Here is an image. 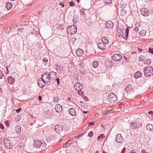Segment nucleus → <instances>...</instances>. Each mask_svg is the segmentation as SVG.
Masks as SVG:
<instances>
[{"label": "nucleus", "mask_w": 153, "mask_h": 153, "mask_svg": "<svg viewBox=\"0 0 153 153\" xmlns=\"http://www.w3.org/2000/svg\"><path fill=\"white\" fill-rule=\"evenodd\" d=\"M56 76V73L53 71L50 72L48 75L47 73L43 74L37 81L39 86H45L51 81V82L52 81L55 80Z\"/></svg>", "instance_id": "f257e3e1"}, {"label": "nucleus", "mask_w": 153, "mask_h": 153, "mask_svg": "<svg viewBox=\"0 0 153 153\" xmlns=\"http://www.w3.org/2000/svg\"><path fill=\"white\" fill-rule=\"evenodd\" d=\"M46 144L45 142L41 141L39 140H36L33 143V147L36 148H39L41 150H45L46 148Z\"/></svg>", "instance_id": "f03ea898"}, {"label": "nucleus", "mask_w": 153, "mask_h": 153, "mask_svg": "<svg viewBox=\"0 0 153 153\" xmlns=\"http://www.w3.org/2000/svg\"><path fill=\"white\" fill-rule=\"evenodd\" d=\"M144 75L146 76L150 77L153 74V68L149 66H147L143 70Z\"/></svg>", "instance_id": "7ed1b4c3"}, {"label": "nucleus", "mask_w": 153, "mask_h": 153, "mask_svg": "<svg viewBox=\"0 0 153 153\" xmlns=\"http://www.w3.org/2000/svg\"><path fill=\"white\" fill-rule=\"evenodd\" d=\"M108 98L109 102L112 103H114L117 101L116 95L113 93H111L109 94L108 96Z\"/></svg>", "instance_id": "20e7f679"}, {"label": "nucleus", "mask_w": 153, "mask_h": 153, "mask_svg": "<svg viewBox=\"0 0 153 153\" xmlns=\"http://www.w3.org/2000/svg\"><path fill=\"white\" fill-rule=\"evenodd\" d=\"M67 29L68 33L71 35L75 34L77 31L76 27L74 25L68 27Z\"/></svg>", "instance_id": "39448f33"}, {"label": "nucleus", "mask_w": 153, "mask_h": 153, "mask_svg": "<svg viewBox=\"0 0 153 153\" xmlns=\"http://www.w3.org/2000/svg\"><path fill=\"white\" fill-rule=\"evenodd\" d=\"M142 126L141 122L140 121H135L130 124L131 128L135 129L137 128L141 127Z\"/></svg>", "instance_id": "423d86ee"}, {"label": "nucleus", "mask_w": 153, "mask_h": 153, "mask_svg": "<svg viewBox=\"0 0 153 153\" xmlns=\"http://www.w3.org/2000/svg\"><path fill=\"white\" fill-rule=\"evenodd\" d=\"M3 143L7 148L10 149L12 148V143L8 138H5L4 140Z\"/></svg>", "instance_id": "0eeeda50"}, {"label": "nucleus", "mask_w": 153, "mask_h": 153, "mask_svg": "<svg viewBox=\"0 0 153 153\" xmlns=\"http://www.w3.org/2000/svg\"><path fill=\"white\" fill-rule=\"evenodd\" d=\"M141 14L144 16L147 17L150 14V12L145 8L142 9L140 11Z\"/></svg>", "instance_id": "6e6552de"}, {"label": "nucleus", "mask_w": 153, "mask_h": 153, "mask_svg": "<svg viewBox=\"0 0 153 153\" xmlns=\"http://www.w3.org/2000/svg\"><path fill=\"white\" fill-rule=\"evenodd\" d=\"M112 58L114 61H118L122 59V57L120 54L116 53L113 55Z\"/></svg>", "instance_id": "1a4fd4ad"}, {"label": "nucleus", "mask_w": 153, "mask_h": 153, "mask_svg": "<svg viewBox=\"0 0 153 153\" xmlns=\"http://www.w3.org/2000/svg\"><path fill=\"white\" fill-rule=\"evenodd\" d=\"M54 130L56 132L60 134L63 131V127L60 125L56 126L54 127Z\"/></svg>", "instance_id": "9d476101"}, {"label": "nucleus", "mask_w": 153, "mask_h": 153, "mask_svg": "<svg viewBox=\"0 0 153 153\" xmlns=\"http://www.w3.org/2000/svg\"><path fill=\"white\" fill-rule=\"evenodd\" d=\"M116 141L118 143H121L123 141V139L120 134L117 135L116 138Z\"/></svg>", "instance_id": "9b49d317"}, {"label": "nucleus", "mask_w": 153, "mask_h": 153, "mask_svg": "<svg viewBox=\"0 0 153 153\" xmlns=\"http://www.w3.org/2000/svg\"><path fill=\"white\" fill-rule=\"evenodd\" d=\"M98 48L101 50L105 49L106 47V45L102 41L100 42L97 44Z\"/></svg>", "instance_id": "f8f14e48"}, {"label": "nucleus", "mask_w": 153, "mask_h": 153, "mask_svg": "<svg viewBox=\"0 0 153 153\" xmlns=\"http://www.w3.org/2000/svg\"><path fill=\"white\" fill-rule=\"evenodd\" d=\"M55 109L56 112L59 113L62 111V106L60 105L57 104L55 105Z\"/></svg>", "instance_id": "ddd939ff"}, {"label": "nucleus", "mask_w": 153, "mask_h": 153, "mask_svg": "<svg viewBox=\"0 0 153 153\" xmlns=\"http://www.w3.org/2000/svg\"><path fill=\"white\" fill-rule=\"evenodd\" d=\"M84 53V51L81 49H78L76 51V53L77 56H82Z\"/></svg>", "instance_id": "4468645a"}, {"label": "nucleus", "mask_w": 153, "mask_h": 153, "mask_svg": "<svg viewBox=\"0 0 153 153\" xmlns=\"http://www.w3.org/2000/svg\"><path fill=\"white\" fill-rule=\"evenodd\" d=\"M69 113L70 115L74 116L76 115V111L74 108H71L69 109Z\"/></svg>", "instance_id": "2eb2a0df"}, {"label": "nucleus", "mask_w": 153, "mask_h": 153, "mask_svg": "<svg viewBox=\"0 0 153 153\" xmlns=\"http://www.w3.org/2000/svg\"><path fill=\"white\" fill-rule=\"evenodd\" d=\"M142 74L140 71H137L134 74V76L135 78L137 79L142 77Z\"/></svg>", "instance_id": "dca6fc26"}, {"label": "nucleus", "mask_w": 153, "mask_h": 153, "mask_svg": "<svg viewBox=\"0 0 153 153\" xmlns=\"http://www.w3.org/2000/svg\"><path fill=\"white\" fill-rule=\"evenodd\" d=\"M113 25V23L111 21H108L105 25V27L109 28L112 27Z\"/></svg>", "instance_id": "f3484780"}, {"label": "nucleus", "mask_w": 153, "mask_h": 153, "mask_svg": "<svg viewBox=\"0 0 153 153\" xmlns=\"http://www.w3.org/2000/svg\"><path fill=\"white\" fill-rule=\"evenodd\" d=\"M117 36H118L119 37L121 38L123 37V32L122 30L117 29Z\"/></svg>", "instance_id": "a211bd4d"}, {"label": "nucleus", "mask_w": 153, "mask_h": 153, "mask_svg": "<svg viewBox=\"0 0 153 153\" xmlns=\"http://www.w3.org/2000/svg\"><path fill=\"white\" fill-rule=\"evenodd\" d=\"M7 80L10 84H12L14 82L15 79L12 76H9L7 78Z\"/></svg>", "instance_id": "6ab92c4d"}, {"label": "nucleus", "mask_w": 153, "mask_h": 153, "mask_svg": "<svg viewBox=\"0 0 153 153\" xmlns=\"http://www.w3.org/2000/svg\"><path fill=\"white\" fill-rule=\"evenodd\" d=\"M5 7L7 10H10L12 8V5L11 3L8 2L5 4Z\"/></svg>", "instance_id": "aec40b11"}, {"label": "nucleus", "mask_w": 153, "mask_h": 153, "mask_svg": "<svg viewBox=\"0 0 153 153\" xmlns=\"http://www.w3.org/2000/svg\"><path fill=\"white\" fill-rule=\"evenodd\" d=\"M105 138V136L103 134H101L99 136L97 137L98 140L101 142L102 141V139H104Z\"/></svg>", "instance_id": "412c9836"}, {"label": "nucleus", "mask_w": 153, "mask_h": 153, "mask_svg": "<svg viewBox=\"0 0 153 153\" xmlns=\"http://www.w3.org/2000/svg\"><path fill=\"white\" fill-rule=\"evenodd\" d=\"M72 142V140H69L65 144L63 145V148H66L69 146L71 144Z\"/></svg>", "instance_id": "4be33fe9"}, {"label": "nucleus", "mask_w": 153, "mask_h": 153, "mask_svg": "<svg viewBox=\"0 0 153 153\" xmlns=\"http://www.w3.org/2000/svg\"><path fill=\"white\" fill-rule=\"evenodd\" d=\"M15 130H16V132L18 134L21 131V127L20 126H17L15 127Z\"/></svg>", "instance_id": "5701e85b"}, {"label": "nucleus", "mask_w": 153, "mask_h": 153, "mask_svg": "<svg viewBox=\"0 0 153 153\" xmlns=\"http://www.w3.org/2000/svg\"><path fill=\"white\" fill-rule=\"evenodd\" d=\"M102 41L104 43L105 45L109 43L108 40L106 39V37L105 36L103 37L102 38Z\"/></svg>", "instance_id": "b1692460"}, {"label": "nucleus", "mask_w": 153, "mask_h": 153, "mask_svg": "<svg viewBox=\"0 0 153 153\" xmlns=\"http://www.w3.org/2000/svg\"><path fill=\"white\" fill-rule=\"evenodd\" d=\"M129 31V29L128 28H126V31H125V32L126 33L125 37H124L123 36L122 37H123V38H124L126 40H127L128 38V36Z\"/></svg>", "instance_id": "393cba45"}, {"label": "nucleus", "mask_w": 153, "mask_h": 153, "mask_svg": "<svg viewBox=\"0 0 153 153\" xmlns=\"http://www.w3.org/2000/svg\"><path fill=\"white\" fill-rule=\"evenodd\" d=\"M146 129L149 131H151L153 129V125L151 124H149L146 126Z\"/></svg>", "instance_id": "a878e982"}, {"label": "nucleus", "mask_w": 153, "mask_h": 153, "mask_svg": "<svg viewBox=\"0 0 153 153\" xmlns=\"http://www.w3.org/2000/svg\"><path fill=\"white\" fill-rule=\"evenodd\" d=\"M140 25L139 22H137L135 25V27L134 28V30L136 32H138L139 31V28Z\"/></svg>", "instance_id": "bb28decb"}, {"label": "nucleus", "mask_w": 153, "mask_h": 153, "mask_svg": "<svg viewBox=\"0 0 153 153\" xmlns=\"http://www.w3.org/2000/svg\"><path fill=\"white\" fill-rule=\"evenodd\" d=\"M125 90L127 93L131 92L132 90L131 88V87H126V88H125Z\"/></svg>", "instance_id": "cd10ccee"}, {"label": "nucleus", "mask_w": 153, "mask_h": 153, "mask_svg": "<svg viewBox=\"0 0 153 153\" xmlns=\"http://www.w3.org/2000/svg\"><path fill=\"white\" fill-rule=\"evenodd\" d=\"M98 62L97 61H94L93 62V67L95 68H97L98 67Z\"/></svg>", "instance_id": "c85d7f7f"}, {"label": "nucleus", "mask_w": 153, "mask_h": 153, "mask_svg": "<svg viewBox=\"0 0 153 153\" xmlns=\"http://www.w3.org/2000/svg\"><path fill=\"white\" fill-rule=\"evenodd\" d=\"M146 33V31L145 30H142L140 32V34L141 36H145Z\"/></svg>", "instance_id": "c756f323"}, {"label": "nucleus", "mask_w": 153, "mask_h": 153, "mask_svg": "<svg viewBox=\"0 0 153 153\" xmlns=\"http://www.w3.org/2000/svg\"><path fill=\"white\" fill-rule=\"evenodd\" d=\"M78 93L79 95L81 96H83L84 95L83 92L81 91H78Z\"/></svg>", "instance_id": "7c9ffc66"}, {"label": "nucleus", "mask_w": 153, "mask_h": 153, "mask_svg": "<svg viewBox=\"0 0 153 153\" xmlns=\"http://www.w3.org/2000/svg\"><path fill=\"white\" fill-rule=\"evenodd\" d=\"M93 132L92 131H90L88 133V136L90 137H92L93 135Z\"/></svg>", "instance_id": "2f4dec72"}, {"label": "nucleus", "mask_w": 153, "mask_h": 153, "mask_svg": "<svg viewBox=\"0 0 153 153\" xmlns=\"http://www.w3.org/2000/svg\"><path fill=\"white\" fill-rule=\"evenodd\" d=\"M145 62L147 64H150V63L151 62V60H150L149 59H147L145 61Z\"/></svg>", "instance_id": "473e14b6"}, {"label": "nucleus", "mask_w": 153, "mask_h": 153, "mask_svg": "<svg viewBox=\"0 0 153 153\" xmlns=\"http://www.w3.org/2000/svg\"><path fill=\"white\" fill-rule=\"evenodd\" d=\"M77 85H78V86H82V85L80 83L78 82H76L75 83L74 86H77Z\"/></svg>", "instance_id": "72a5a7b5"}, {"label": "nucleus", "mask_w": 153, "mask_h": 153, "mask_svg": "<svg viewBox=\"0 0 153 153\" xmlns=\"http://www.w3.org/2000/svg\"><path fill=\"white\" fill-rule=\"evenodd\" d=\"M104 1L106 4H109L111 3V0H104Z\"/></svg>", "instance_id": "f704fd0d"}, {"label": "nucleus", "mask_w": 153, "mask_h": 153, "mask_svg": "<svg viewBox=\"0 0 153 153\" xmlns=\"http://www.w3.org/2000/svg\"><path fill=\"white\" fill-rule=\"evenodd\" d=\"M149 51L150 53L153 54V48H150L149 49Z\"/></svg>", "instance_id": "c9c22d12"}, {"label": "nucleus", "mask_w": 153, "mask_h": 153, "mask_svg": "<svg viewBox=\"0 0 153 153\" xmlns=\"http://www.w3.org/2000/svg\"><path fill=\"white\" fill-rule=\"evenodd\" d=\"M111 111V110H108L107 111L105 112L104 114L105 115H106L107 114H108L110 113Z\"/></svg>", "instance_id": "e433bc0d"}, {"label": "nucleus", "mask_w": 153, "mask_h": 153, "mask_svg": "<svg viewBox=\"0 0 153 153\" xmlns=\"http://www.w3.org/2000/svg\"><path fill=\"white\" fill-rule=\"evenodd\" d=\"M3 76V74L2 71L0 70V79H2Z\"/></svg>", "instance_id": "4c0bfd02"}, {"label": "nucleus", "mask_w": 153, "mask_h": 153, "mask_svg": "<svg viewBox=\"0 0 153 153\" xmlns=\"http://www.w3.org/2000/svg\"><path fill=\"white\" fill-rule=\"evenodd\" d=\"M75 5V3L73 1L70 2H69V5L71 6H73Z\"/></svg>", "instance_id": "58836bf2"}, {"label": "nucleus", "mask_w": 153, "mask_h": 153, "mask_svg": "<svg viewBox=\"0 0 153 153\" xmlns=\"http://www.w3.org/2000/svg\"><path fill=\"white\" fill-rule=\"evenodd\" d=\"M76 18H78V17H76V16H74L73 19V21L74 22V21L76 23V22L77 21V20L76 21Z\"/></svg>", "instance_id": "ea45409f"}, {"label": "nucleus", "mask_w": 153, "mask_h": 153, "mask_svg": "<svg viewBox=\"0 0 153 153\" xmlns=\"http://www.w3.org/2000/svg\"><path fill=\"white\" fill-rule=\"evenodd\" d=\"M59 100V98L58 97H55L54 99H53V101L57 102V101Z\"/></svg>", "instance_id": "a19ab883"}, {"label": "nucleus", "mask_w": 153, "mask_h": 153, "mask_svg": "<svg viewBox=\"0 0 153 153\" xmlns=\"http://www.w3.org/2000/svg\"><path fill=\"white\" fill-rule=\"evenodd\" d=\"M5 124L7 126H9V123L8 121H6L5 122Z\"/></svg>", "instance_id": "79ce46f5"}, {"label": "nucleus", "mask_w": 153, "mask_h": 153, "mask_svg": "<svg viewBox=\"0 0 153 153\" xmlns=\"http://www.w3.org/2000/svg\"><path fill=\"white\" fill-rule=\"evenodd\" d=\"M81 14L82 15H85V12L83 10H81L80 11Z\"/></svg>", "instance_id": "37998d69"}, {"label": "nucleus", "mask_w": 153, "mask_h": 153, "mask_svg": "<svg viewBox=\"0 0 153 153\" xmlns=\"http://www.w3.org/2000/svg\"><path fill=\"white\" fill-rule=\"evenodd\" d=\"M56 81H57V83L58 85H59V78H57L56 79Z\"/></svg>", "instance_id": "c03bdc74"}, {"label": "nucleus", "mask_w": 153, "mask_h": 153, "mask_svg": "<svg viewBox=\"0 0 153 153\" xmlns=\"http://www.w3.org/2000/svg\"><path fill=\"white\" fill-rule=\"evenodd\" d=\"M82 134H78L77 135L75 136L74 137V138H78L79 137L82 135Z\"/></svg>", "instance_id": "a18cd8bd"}, {"label": "nucleus", "mask_w": 153, "mask_h": 153, "mask_svg": "<svg viewBox=\"0 0 153 153\" xmlns=\"http://www.w3.org/2000/svg\"><path fill=\"white\" fill-rule=\"evenodd\" d=\"M43 61L45 62H46L48 61V59L47 58H44L43 59Z\"/></svg>", "instance_id": "49530a36"}, {"label": "nucleus", "mask_w": 153, "mask_h": 153, "mask_svg": "<svg viewBox=\"0 0 153 153\" xmlns=\"http://www.w3.org/2000/svg\"><path fill=\"white\" fill-rule=\"evenodd\" d=\"M38 100L41 101L42 100V98L40 95H39L38 97Z\"/></svg>", "instance_id": "de8ad7c7"}, {"label": "nucleus", "mask_w": 153, "mask_h": 153, "mask_svg": "<svg viewBox=\"0 0 153 153\" xmlns=\"http://www.w3.org/2000/svg\"><path fill=\"white\" fill-rule=\"evenodd\" d=\"M59 4L62 7H64V6H65L64 4L62 2L59 3Z\"/></svg>", "instance_id": "09e8293b"}, {"label": "nucleus", "mask_w": 153, "mask_h": 153, "mask_svg": "<svg viewBox=\"0 0 153 153\" xmlns=\"http://www.w3.org/2000/svg\"><path fill=\"white\" fill-rule=\"evenodd\" d=\"M21 108H19L18 109H16V112H19L20 111H21Z\"/></svg>", "instance_id": "8fccbe9b"}, {"label": "nucleus", "mask_w": 153, "mask_h": 153, "mask_svg": "<svg viewBox=\"0 0 153 153\" xmlns=\"http://www.w3.org/2000/svg\"><path fill=\"white\" fill-rule=\"evenodd\" d=\"M126 149L125 148H123L121 152V153H124Z\"/></svg>", "instance_id": "3c124183"}, {"label": "nucleus", "mask_w": 153, "mask_h": 153, "mask_svg": "<svg viewBox=\"0 0 153 153\" xmlns=\"http://www.w3.org/2000/svg\"><path fill=\"white\" fill-rule=\"evenodd\" d=\"M89 126H90L94 125V122H91L90 123H89Z\"/></svg>", "instance_id": "603ef678"}, {"label": "nucleus", "mask_w": 153, "mask_h": 153, "mask_svg": "<svg viewBox=\"0 0 153 153\" xmlns=\"http://www.w3.org/2000/svg\"><path fill=\"white\" fill-rule=\"evenodd\" d=\"M0 127L2 129H3L4 128V126L1 124L0 125Z\"/></svg>", "instance_id": "864d4df0"}, {"label": "nucleus", "mask_w": 153, "mask_h": 153, "mask_svg": "<svg viewBox=\"0 0 153 153\" xmlns=\"http://www.w3.org/2000/svg\"><path fill=\"white\" fill-rule=\"evenodd\" d=\"M141 152L142 153H146V151L145 149H142L141 151Z\"/></svg>", "instance_id": "5fc2aeb1"}, {"label": "nucleus", "mask_w": 153, "mask_h": 153, "mask_svg": "<svg viewBox=\"0 0 153 153\" xmlns=\"http://www.w3.org/2000/svg\"><path fill=\"white\" fill-rule=\"evenodd\" d=\"M78 88H79V91H81L82 89V87H78Z\"/></svg>", "instance_id": "6e6d98bb"}, {"label": "nucleus", "mask_w": 153, "mask_h": 153, "mask_svg": "<svg viewBox=\"0 0 153 153\" xmlns=\"http://www.w3.org/2000/svg\"><path fill=\"white\" fill-rule=\"evenodd\" d=\"M75 89H76V90L78 91H79V88H78V87H74Z\"/></svg>", "instance_id": "4d7b16f0"}, {"label": "nucleus", "mask_w": 153, "mask_h": 153, "mask_svg": "<svg viewBox=\"0 0 153 153\" xmlns=\"http://www.w3.org/2000/svg\"><path fill=\"white\" fill-rule=\"evenodd\" d=\"M153 112H152V111H149L148 112V114H151V115L152 114V113H153Z\"/></svg>", "instance_id": "13d9d810"}, {"label": "nucleus", "mask_w": 153, "mask_h": 153, "mask_svg": "<svg viewBox=\"0 0 153 153\" xmlns=\"http://www.w3.org/2000/svg\"><path fill=\"white\" fill-rule=\"evenodd\" d=\"M41 13V12H38L37 14V16H39L40 15V13Z\"/></svg>", "instance_id": "bf43d9fd"}, {"label": "nucleus", "mask_w": 153, "mask_h": 153, "mask_svg": "<svg viewBox=\"0 0 153 153\" xmlns=\"http://www.w3.org/2000/svg\"><path fill=\"white\" fill-rule=\"evenodd\" d=\"M88 111H83L82 112L84 114H86L88 113Z\"/></svg>", "instance_id": "052dcab7"}, {"label": "nucleus", "mask_w": 153, "mask_h": 153, "mask_svg": "<svg viewBox=\"0 0 153 153\" xmlns=\"http://www.w3.org/2000/svg\"><path fill=\"white\" fill-rule=\"evenodd\" d=\"M85 97V100L86 101H88V99L86 97Z\"/></svg>", "instance_id": "680f3d73"}, {"label": "nucleus", "mask_w": 153, "mask_h": 153, "mask_svg": "<svg viewBox=\"0 0 153 153\" xmlns=\"http://www.w3.org/2000/svg\"><path fill=\"white\" fill-rule=\"evenodd\" d=\"M79 0H76V1L78 3H79Z\"/></svg>", "instance_id": "e2e57ef3"}, {"label": "nucleus", "mask_w": 153, "mask_h": 153, "mask_svg": "<svg viewBox=\"0 0 153 153\" xmlns=\"http://www.w3.org/2000/svg\"><path fill=\"white\" fill-rule=\"evenodd\" d=\"M99 152L98 151H97L96 152V153H99Z\"/></svg>", "instance_id": "0e129e2a"}, {"label": "nucleus", "mask_w": 153, "mask_h": 153, "mask_svg": "<svg viewBox=\"0 0 153 153\" xmlns=\"http://www.w3.org/2000/svg\"><path fill=\"white\" fill-rule=\"evenodd\" d=\"M151 116L153 117V112L152 113V114L151 115Z\"/></svg>", "instance_id": "69168bd1"}, {"label": "nucleus", "mask_w": 153, "mask_h": 153, "mask_svg": "<svg viewBox=\"0 0 153 153\" xmlns=\"http://www.w3.org/2000/svg\"><path fill=\"white\" fill-rule=\"evenodd\" d=\"M21 30L20 31H21V30H22V29H18V30Z\"/></svg>", "instance_id": "338daca9"}, {"label": "nucleus", "mask_w": 153, "mask_h": 153, "mask_svg": "<svg viewBox=\"0 0 153 153\" xmlns=\"http://www.w3.org/2000/svg\"><path fill=\"white\" fill-rule=\"evenodd\" d=\"M103 153H106V152H105L104 151H103Z\"/></svg>", "instance_id": "774afa93"}]
</instances>
